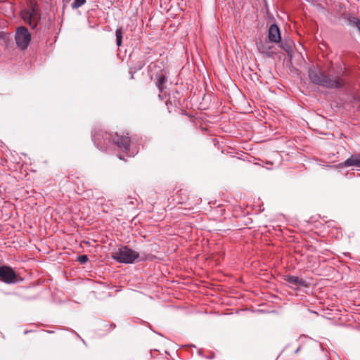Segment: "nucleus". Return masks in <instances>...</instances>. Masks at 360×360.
Wrapping results in <instances>:
<instances>
[{
	"mask_svg": "<svg viewBox=\"0 0 360 360\" xmlns=\"http://www.w3.org/2000/svg\"><path fill=\"white\" fill-rule=\"evenodd\" d=\"M308 75L311 82L327 88H341L345 84L340 68L339 72L330 69L328 73L313 68L309 70Z\"/></svg>",
	"mask_w": 360,
	"mask_h": 360,
	"instance_id": "f257e3e1",
	"label": "nucleus"
},
{
	"mask_svg": "<svg viewBox=\"0 0 360 360\" xmlns=\"http://www.w3.org/2000/svg\"><path fill=\"white\" fill-rule=\"evenodd\" d=\"M139 256V254L129 248L127 246H123L112 253V257L120 263L131 264Z\"/></svg>",
	"mask_w": 360,
	"mask_h": 360,
	"instance_id": "f03ea898",
	"label": "nucleus"
},
{
	"mask_svg": "<svg viewBox=\"0 0 360 360\" xmlns=\"http://www.w3.org/2000/svg\"><path fill=\"white\" fill-rule=\"evenodd\" d=\"M15 38L17 46L20 49L25 50L30 42L31 34L26 27H20L17 29Z\"/></svg>",
	"mask_w": 360,
	"mask_h": 360,
	"instance_id": "7ed1b4c3",
	"label": "nucleus"
},
{
	"mask_svg": "<svg viewBox=\"0 0 360 360\" xmlns=\"http://www.w3.org/2000/svg\"><path fill=\"white\" fill-rule=\"evenodd\" d=\"M0 280L6 283H14L18 281V274L8 266H0Z\"/></svg>",
	"mask_w": 360,
	"mask_h": 360,
	"instance_id": "20e7f679",
	"label": "nucleus"
},
{
	"mask_svg": "<svg viewBox=\"0 0 360 360\" xmlns=\"http://www.w3.org/2000/svg\"><path fill=\"white\" fill-rule=\"evenodd\" d=\"M112 142L119 148L127 151L129 148L130 138L128 135H120L116 133L112 136Z\"/></svg>",
	"mask_w": 360,
	"mask_h": 360,
	"instance_id": "39448f33",
	"label": "nucleus"
},
{
	"mask_svg": "<svg viewBox=\"0 0 360 360\" xmlns=\"http://www.w3.org/2000/svg\"><path fill=\"white\" fill-rule=\"evenodd\" d=\"M257 48L259 53L270 56L274 53L271 46L268 41L260 39L257 42Z\"/></svg>",
	"mask_w": 360,
	"mask_h": 360,
	"instance_id": "423d86ee",
	"label": "nucleus"
},
{
	"mask_svg": "<svg viewBox=\"0 0 360 360\" xmlns=\"http://www.w3.org/2000/svg\"><path fill=\"white\" fill-rule=\"evenodd\" d=\"M269 40L271 42L278 43L281 40V34L279 28L276 25H271L269 29Z\"/></svg>",
	"mask_w": 360,
	"mask_h": 360,
	"instance_id": "0eeeda50",
	"label": "nucleus"
},
{
	"mask_svg": "<svg viewBox=\"0 0 360 360\" xmlns=\"http://www.w3.org/2000/svg\"><path fill=\"white\" fill-rule=\"evenodd\" d=\"M340 165L342 167L351 166L360 167V153L352 155L349 158L341 163Z\"/></svg>",
	"mask_w": 360,
	"mask_h": 360,
	"instance_id": "6e6552de",
	"label": "nucleus"
},
{
	"mask_svg": "<svg viewBox=\"0 0 360 360\" xmlns=\"http://www.w3.org/2000/svg\"><path fill=\"white\" fill-rule=\"evenodd\" d=\"M285 281L289 283L290 284L294 285L295 286H308V283L306 281L295 276H285Z\"/></svg>",
	"mask_w": 360,
	"mask_h": 360,
	"instance_id": "1a4fd4ad",
	"label": "nucleus"
},
{
	"mask_svg": "<svg viewBox=\"0 0 360 360\" xmlns=\"http://www.w3.org/2000/svg\"><path fill=\"white\" fill-rule=\"evenodd\" d=\"M22 19L27 22L32 28H34L37 25V19L32 17V14L30 11H25L22 13Z\"/></svg>",
	"mask_w": 360,
	"mask_h": 360,
	"instance_id": "9d476101",
	"label": "nucleus"
},
{
	"mask_svg": "<svg viewBox=\"0 0 360 360\" xmlns=\"http://www.w3.org/2000/svg\"><path fill=\"white\" fill-rule=\"evenodd\" d=\"M64 6H70L72 9H77L86 4V0H63Z\"/></svg>",
	"mask_w": 360,
	"mask_h": 360,
	"instance_id": "9b49d317",
	"label": "nucleus"
},
{
	"mask_svg": "<svg viewBox=\"0 0 360 360\" xmlns=\"http://www.w3.org/2000/svg\"><path fill=\"white\" fill-rule=\"evenodd\" d=\"M348 22L349 25L356 27L360 32V20L355 16H349L348 18Z\"/></svg>",
	"mask_w": 360,
	"mask_h": 360,
	"instance_id": "f8f14e48",
	"label": "nucleus"
},
{
	"mask_svg": "<svg viewBox=\"0 0 360 360\" xmlns=\"http://www.w3.org/2000/svg\"><path fill=\"white\" fill-rule=\"evenodd\" d=\"M124 31L122 27L117 28L115 32L116 35V44L117 46H120L122 45V41L123 37Z\"/></svg>",
	"mask_w": 360,
	"mask_h": 360,
	"instance_id": "ddd939ff",
	"label": "nucleus"
},
{
	"mask_svg": "<svg viewBox=\"0 0 360 360\" xmlns=\"http://www.w3.org/2000/svg\"><path fill=\"white\" fill-rule=\"evenodd\" d=\"M166 77L164 75H161L156 82V86H158L160 92L163 89V84L166 82Z\"/></svg>",
	"mask_w": 360,
	"mask_h": 360,
	"instance_id": "4468645a",
	"label": "nucleus"
},
{
	"mask_svg": "<svg viewBox=\"0 0 360 360\" xmlns=\"http://www.w3.org/2000/svg\"><path fill=\"white\" fill-rule=\"evenodd\" d=\"M28 11H30L32 13V17H34V18L38 20L39 17H38V13H37V8L36 5L32 6L31 7L30 10H29Z\"/></svg>",
	"mask_w": 360,
	"mask_h": 360,
	"instance_id": "2eb2a0df",
	"label": "nucleus"
},
{
	"mask_svg": "<svg viewBox=\"0 0 360 360\" xmlns=\"http://www.w3.org/2000/svg\"><path fill=\"white\" fill-rule=\"evenodd\" d=\"M89 260L87 255H82L78 257L77 261L79 262L81 264H85Z\"/></svg>",
	"mask_w": 360,
	"mask_h": 360,
	"instance_id": "dca6fc26",
	"label": "nucleus"
},
{
	"mask_svg": "<svg viewBox=\"0 0 360 360\" xmlns=\"http://www.w3.org/2000/svg\"><path fill=\"white\" fill-rule=\"evenodd\" d=\"M131 79H134V75L132 73H131V77H130Z\"/></svg>",
	"mask_w": 360,
	"mask_h": 360,
	"instance_id": "f3484780",
	"label": "nucleus"
}]
</instances>
